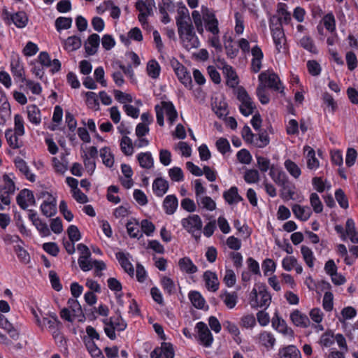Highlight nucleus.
Masks as SVG:
<instances>
[{
	"instance_id": "nucleus-38",
	"label": "nucleus",
	"mask_w": 358,
	"mask_h": 358,
	"mask_svg": "<svg viewBox=\"0 0 358 358\" xmlns=\"http://www.w3.org/2000/svg\"><path fill=\"white\" fill-rule=\"evenodd\" d=\"M100 157L103 164L108 168L113 167L115 163L114 155L109 147H103L99 150Z\"/></svg>"
},
{
	"instance_id": "nucleus-26",
	"label": "nucleus",
	"mask_w": 358,
	"mask_h": 358,
	"mask_svg": "<svg viewBox=\"0 0 358 358\" xmlns=\"http://www.w3.org/2000/svg\"><path fill=\"white\" fill-rule=\"evenodd\" d=\"M306 159V166L309 170L316 171L320 167V162L315 157V150L310 146L303 148Z\"/></svg>"
},
{
	"instance_id": "nucleus-16",
	"label": "nucleus",
	"mask_w": 358,
	"mask_h": 358,
	"mask_svg": "<svg viewBox=\"0 0 358 358\" xmlns=\"http://www.w3.org/2000/svg\"><path fill=\"white\" fill-rule=\"evenodd\" d=\"M174 349L171 343L163 342L160 347L156 348L150 354L151 358H173Z\"/></svg>"
},
{
	"instance_id": "nucleus-18",
	"label": "nucleus",
	"mask_w": 358,
	"mask_h": 358,
	"mask_svg": "<svg viewBox=\"0 0 358 358\" xmlns=\"http://www.w3.org/2000/svg\"><path fill=\"white\" fill-rule=\"evenodd\" d=\"M115 257L124 271L129 275H134V268L131 262V256L130 254L126 252L120 251L115 253Z\"/></svg>"
},
{
	"instance_id": "nucleus-13",
	"label": "nucleus",
	"mask_w": 358,
	"mask_h": 358,
	"mask_svg": "<svg viewBox=\"0 0 358 358\" xmlns=\"http://www.w3.org/2000/svg\"><path fill=\"white\" fill-rule=\"evenodd\" d=\"M196 329L200 343L206 348H210L214 339L207 325L203 322H199L196 324Z\"/></svg>"
},
{
	"instance_id": "nucleus-39",
	"label": "nucleus",
	"mask_w": 358,
	"mask_h": 358,
	"mask_svg": "<svg viewBox=\"0 0 358 358\" xmlns=\"http://www.w3.org/2000/svg\"><path fill=\"white\" fill-rule=\"evenodd\" d=\"M82 41L80 37L71 36L63 40V47L67 52H73L81 47Z\"/></svg>"
},
{
	"instance_id": "nucleus-40",
	"label": "nucleus",
	"mask_w": 358,
	"mask_h": 358,
	"mask_svg": "<svg viewBox=\"0 0 358 358\" xmlns=\"http://www.w3.org/2000/svg\"><path fill=\"white\" fill-rule=\"evenodd\" d=\"M136 159L141 167L146 169L153 167L154 159L150 152H140L136 155Z\"/></svg>"
},
{
	"instance_id": "nucleus-52",
	"label": "nucleus",
	"mask_w": 358,
	"mask_h": 358,
	"mask_svg": "<svg viewBox=\"0 0 358 358\" xmlns=\"http://www.w3.org/2000/svg\"><path fill=\"white\" fill-rule=\"evenodd\" d=\"M52 164L54 170L57 173H64L68 169V161L65 156H62L61 159L57 157H52Z\"/></svg>"
},
{
	"instance_id": "nucleus-61",
	"label": "nucleus",
	"mask_w": 358,
	"mask_h": 358,
	"mask_svg": "<svg viewBox=\"0 0 358 358\" xmlns=\"http://www.w3.org/2000/svg\"><path fill=\"white\" fill-rule=\"evenodd\" d=\"M341 316L338 318L341 322H344L345 320H352L357 315V310L352 306H348L343 308L341 312Z\"/></svg>"
},
{
	"instance_id": "nucleus-12",
	"label": "nucleus",
	"mask_w": 358,
	"mask_h": 358,
	"mask_svg": "<svg viewBox=\"0 0 358 358\" xmlns=\"http://www.w3.org/2000/svg\"><path fill=\"white\" fill-rule=\"evenodd\" d=\"M97 155V148L94 146H91L88 148L87 151H85L84 154L82 155L85 168L90 175H92L95 171V159L96 158Z\"/></svg>"
},
{
	"instance_id": "nucleus-46",
	"label": "nucleus",
	"mask_w": 358,
	"mask_h": 358,
	"mask_svg": "<svg viewBox=\"0 0 358 358\" xmlns=\"http://www.w3.org/2000/svg\"><path fill=\"white\" fill-rule=\"evenodd\" d=\"M14 127L12 131H15L17 135L23 136L25 134V122L24 117L19 113L15 114L13 117Z\"/></svg>"
},
{
	"instance_id": "nucleus-37",
	"label": "nucleus",
	"mask_w": 358,
	"mask_h": 358,
	"mask_svg": "<svg viewBox=\"0 0 358 358\" xmlns=\"http://www.w3.org/2000/svg\"><path fill=\"white\" fill-rule=\"evenodd\" d=\"M278 356L279 358H301L299 349L292 345L280 349Z\"/></svg>"
},
{
	"instance_id": "nucleus-20",
	"label": "nucleus",
	"mask_w": 358,
	"mask_h": 358,
	"mask_svg": "<svg viewBox=\"0 0 358 358\" xmlns=\"http://www.w3.org/2000/svg\"><path fill=\"white\" fill-rule=\"evenodd\" d=\"M203 280L207 289L210 292H215L220 288V281L217 275L211 271L204 272Z\"/></svg>"
},
{
	"instance_id": "nucleus-35",
	"label": "nucleus",
	"mask_w": 358,
	"mask_h": 358,
	"mask_svg": "<svg viewBox=\"0 0 358 358\" xmlns=\"http://www.w3.org/2000/svg\"><path fill=\"white\" fill-rule=\"evenodd\" d=\"M20 135H17L15 131H12V128L5 130V138L7 143L13 149H18L22 146V142L20 141Z\"/></svg>"
},
{
	"instance_id": "nucleus-42",
	"label": "nucleus",
	"mask_w": 358,
	"mask_h": 358,
	"mask_svg": "<svg viewBox=\"0 0 358 358\" xmlns=\"http://www.w3.org/2000/svg\"><path fill=\"white\" fill-rule=\"evenodd\" d=\"M206 29L210 34H220L219 22L214 14H208L204 17Z\"/></svg>"
},
{
	"instance_id": "nucleus-53",
	"label": "nucleus",
	"mask_w": 358,
	"mask_h": 358,
	"mask_svg": "<svg viewBox=\"0 0 358 358\" xmlns=\"http://www.w3.org/2000/svg\"><path fill=\"white\" fill-rule=\"evenodd\" d=\"M188 296L191 303L195 308L198 309L204 308L206 304L205 299L199 292L192 291L189 293Z\"/></svg>"
},
{
	"instance_id": "nucleus-28",
	"label": "nucleus",
	"mask_w": 358,
	"mask_h": 358,
	"mask_svg": "<svg viewBox=\"0 0 358 358\" xmlns=\"http://www.w3.org/2000/svg\"><path fill=\"white\" fill-rule=\"evenodd\" d=\"M292 210L295 217L303 222L307 221L312 215L311 209L306 206L294 204Z\"/></svg>"
},
{
	"instance_id": "nucleus-7",
	"label": "nucleus",
	"mask_w": 358,
	"mask_h": 358,
	"mask_svg": "<svg viewBox=\"0 0 358 358\" xmlns=\"http://www.w3.org/2000/svg\"><path fill=\"white\" fill-rule=\"evenodd\" d=\"M104 331L111 340L116 338L115 331H122L127 328V323L120 315H115L103 320Z\"/></svg>"
},
{
	"instance_id": "nucleus-8",
	"label": "nucleus",
	"mask_w": 358,
	"mask_h": 358,
	"mask_svg": "<svg viewBox=\"0 0 358 358\" xmlns=\"http://www.w3.org/2000/svg\"><path fill=\"white\" fill-rule=\"evenodd\" d=\"M182 227L189 233L192 234L195 238L201 236L202 229V221L198 215H191L181 220Z\"/></svg>"
},
{
	"instance_id": "nucleus-58",
	"label": "nucleus",
	"mask_w": 358,
	"mask_h": 358,
	"mask_svg": "<svg viewBox=\"0 0 358 358\" xmlns=\"http://www.w3.org/2000/svg\"><path fill=\"white\" fill-rule=\"evenodd\" d=\"M160 282L164 292L169 294H171L176 292V284L171 278L167 276H162L161 278Z\"/></svg>"
},
{
	"instance_id": "nucleus-34",
	"label": "nucleus",
	"mask_w": 358,
	"mask_h": 358,
	"mask_svg": "<svg viewBox=\"0 0 358 358\" xmlns=\"http://www.w3.org/2000/svg\"><path fill=\"white\" fill-rule=\"evenodd\" d=\"M223 73L227 78V83L231 87H235L238 84V78L234 69L229 65L225 64L223 68Z\"/></svg>"
},
{
	"instance_id": "nucleus-49",
	"label": "nucleus",
	"mask_w": 358,
	"mask_h": 358,
	"mask_svg": "<svg viewBox=\"0 0 358 358\" xmlns=\"http://www.w3.org/2000/svg\"><path fill=\"white\" fill-rule=\"evenodd\" d=\"M120 146L121 151L126 156H131L134 152V145L131 139L127 136H124L121 138Z\"/></svg>"
},
{
	"instance_id": "nucleus-4",
	"label": "nucleus",
	"mask_w": 358,
	"mask_h": 358,
	"mask_svg": "<svg viewBox=\"0 0 358 358\" xmlns=\"http://www.w3.org/2000/svg\"><path fill=\"white\" fill-rule=\"evenodd\" d=\"M269 28L271 30L272 39L275 45V50L278 52H284L286 50V37L281 26V23L272 16L269 20Z\"/></svg>"
},
{
	"instance_id": "nucleus-23",
	"label": "nucleus",
	"mask_w": 358,
	"mask_h": 358,
	"mask_svg": "<svg viewBox=\"0 0 358 358\" xmlns=\"http://www.w3.org/2000/svg\"><path fill=\"white\" fill-rule=\"evenodd\" d=\"M96 10L99 14H102L106 10H109L110 15L113 19H118L121 13L120 8L115 6L113 1L110 0L103 1L97 7Z\"/></svg>"
},
{
	"instance_id": "nucleus-51",
	"label": "nucleus",
	"mask_w": 358,
	"mask_h": 358,
	"mask_svg": "<svg viewBox=\"0 0 358 358\" xmlns=\"http://www.w3.org/2000/svg\"><path fill=\"white\" fill-rule=\"evenodd\" d=\"M146 71L148 75L152 79L159 78L161 72V67L159 63L155 60H150L147 64Z\"/></svg>"
},
{
	"instance_id": "nucleus-43",
	"label": "nucleus",
	"mask_w": 358,
	"mask_h": 358,
	"mask_svg": "<svg viewBox=\"0 0 358 358\" xmlns=\"http://www.w3.org/2000/svg\"><path fill=\"white\" fill-rule=\"evenodd\" d=\"M126 227L127 233L131 238L139 239L143 236V233L139 229L140 224L136 220L133 219L129 220L127 223Z\"/></svg>"
},
{
	"instance_id": "nucleus-56",
	"label": "nucleus",
	"mask_w": 358,
	"mask_h": 358,
	"mask_svg": "<svg viewBox=\"0 0 358 358\" xmlns=\"http://www.w3.org/2000/svg\"><path fill=\"white\" fill-rule=\"evenodd\" d=\"M21 82L24 84L26 89L30 90L33 94L39 95L42 92V87L39 83L26 78L22 79Z\"/></svg>"
},
{
	"instance_id": "nucleus-32",
	"label": "nucleus",
	"mask_w": 358,
	"mask_h": 358,
	"mask_svg": "<svg viewBox=\"0 0 358 358\" xmlns=\"http://www.w3.org/2000/svg\"><path fill=\"white\" fill-rule=\"evenodd\" d=\"M27 118L30 123L38 126L41 122L40 109L36 105H29L27 107Z\"/></svg>"
},
{
	"instance_id": "nucleus-62",
	"label": "nucleus",
	"mask_w": 358,
	"mask_h": 358,
	"mask_svg": "<svg viewBox=\"0 0 358 358\" xmlns=\"http://www.w3.org/2000/svg\"><path fill=\"white\" fill-rule=\"evenodd\" d=\"M141 229V232L145 234L147 236H152L155 231L154 224L150 220L145 219L141 220L139 223Z\"/></svg>"
},
{
	"instance_id": "nucleus-63",
	"label": "nucleus",
	"mask_w": 358,
	"mask_h": 358,
	"mask_svg": "<svg viewBox=\"0 0 358 358\" xmlns=\"http://www.w3.org/2000/svg\"><path fill=\"white\" fill-rule=\"evenodd\" d=\"M256 159L257 165L259 169L263 173H265L267 171H268L273 165L271 164V160L268 157L260 155H256Z\"/></svg>"
},
{
	"instance_id": "nucleus-57",
	"label": "nucleus",
	"mask_w": 358,
	"mask_h": 358,
	"mask_svg": "<svg viewBox=\"0 0 358 358\" xmlns=\"http://www.w3.org/2000/svg\"><path fill=\"white\" fill-rule=\"evenodd\" d=\"M322 22L325 29L330 33H333L336 31V20L331 13L325 15L323 17Z\"/></svg>"
},
{
	"instance_id": "nucleus-6",
	"label": "nucleus",
	"mask_w": 358,
	"mask_h": 358,
	"mask_svg": "<svg viewBox=\"0 0 358 358\" xmlns=\"http://www.w3.org/2000/svg\"><path fill=\"white\" fill-rule=\"evenodd\" d=\"M32 314L34 315L36 324L42 330L48 329L51 332L57 327H62L61 322L54 313L38 315L35 310H32Z\"/></svg>"
},
{
	"instance_id": "nucleus-24",
	"label": "nucleus",
	"mask_w": 358,
	"mask_h": 358,
	"mask_svg": "<svg viewBox=\"0 0 358 358\" xmlns=\"http://www.w3.org/2000/svg\"><path fill=\"white\" fill-rule=\"evenodd\" d=\"M223 198L225 202L231 206L237 205L243 200V197L238 194V189L236 187H231L229 189L223 192Z\"/></svg>"
},
{
	"instance_id": "nucleus-59",
	"label": "nucleus",
	"mask_w": 358,
	"mask_h": 358,
	"mask_svg": "<svg viewBox=\"0 0 358 358\" xmlns=\"http://www.w3.org/2000/svg\"><path fill=\"white\" fill-rule=\"evenodd\" d=\"M72 18L66 17H59L55 20V27L57 31L64 29H68L71 27Z\"/></svg>"
},
{
	"instance_id": "nucleus-45",
	"label": "nucleus",
	"mask_w": 358,
	"mask_h": 358,
	"mask_svg": "<svg viewBox=\"0 0 358 358\" xmlns=\"http://www.w3.org/2000/svg\"><path fill=\"white\" fill-rule=\"evenodd\" d=\"M345 234L346 237H349L352 243H358V235L356 231L355 223L351 218L348 219L346 221Z\"/></svg>"
},
{
	"instance_id": "nucleus-22",
	"label": "nucleus",
	"mask_w": 358,
	"mask_h": 358,
	"mask_svg": "<svg viewBox=\"0 0 358 358\" xmlns=\"http://www.w3.org/2000/svg\"><path fill=\"white\" fill-rule=\"evenodd\" d=\"M287 8L288 7L285 3H279L277 6V15L274 16L275 17V19L278 20L280 23H281V26H282V24H292L291 13L288 11Z\"/></svg>"
},
{
	"instance_id": "nucleus-29",
	"label": "nucleus",
	"mask_w": 358,
	"mask_h": 358,
	"mask_svg": "<svg viewBox=\"0 0 358 358\" xmlns=\"http://www.w3.org/2000/svg\"><path fill=\"white\" fill-rule=\"evenodd\" d=\"M136 8L139 11L138 19L142 25L147 23V17L151 15L152 8L142 0L138 1L136 3Z\"/></svg>"
},
{
	"instance_id": "nucleus-3",
	"label": "nucleus",
	"mask_w": 358,
	"mask_h": 358,
	"mask_svg": "<svg viewBox=\"0 0 358 358\" xmlns=\"http://www.w3.org/2000/svg\"><path fill=\"white\" fill-rule=\"evenodd\" d=\"M155 109L157 122L162 127L164 125V115L171 125L173 124L178 118L177 110L171 101H162L155 106Z\"/></svg>"
},
{
	"instance_id": "nucleus-5",
	"label": "nucleus",
	"mask_w": 358,
	"mask_h": 358,
	"mask_svg": "<svg viewBox=\"0 0 358 358\" xmlns=\"http://www.w3.org/2000/svg\"><path fill=\"white\" fill-rule=\"evenodd\" d=\"M14 178L15 176L12 173L3 176V184L0 185V210H3L5 206L10 203V196L15 191Z\"/></svg>"
},
{
	"instance_id": "nucleus-21",
	"label": "nucleus",
	"mask_w": 358,
	"mask_h": 358,
	"mask_svg": "<svg viewBox=\"0 0 358 358\" xmlns=\"http://www.w3.org/2000/svg\"><path fill=\"white\" fill-rule=\"evenodd\" d=\"M34 196L31 191L24 189L17 196V203L22 209H27L29 206L34 204Z\"/></svg>"
},
{
	"instance_id": "nucleus-1",
	"label": "nucleus",
	"mask_w": 358,
	"mask_h": 358,
	"mask_svg": "<svg viewBox=\"0 0 358 358\" xmlns=\"http://www.w3.org/2000/svg\"><path fill=\"white\" fill-rule=\"evenodd\" d=\"M178 35L182 46L187 50L197 48L200 42L194 31L193 26L191 24L188 10L182 7L178 12L176 17Z\"/></svg>"
},
{
	"instance_id": "nucleus-54",
	"label": "nucleus",
	"mask_w": 358,
	"mask_h": 358,
	"mask_svg": "<svg viewBox=\"0 0 358 358\" xmlns=\"http://www.w3.org/2000/svg\"><path fill=\"white\" fill-rule=\"evenodd\" d=\"M11 20L18 28L26 27L28 22V17L23 11H20L11 15Z\"/></svg>"
},
{
	"instance_id": "nucleus-25",
	"label": "nucleus",
	"mask_w": 358,
	"mask_h": 358,
	"mask_svg": "<svg viewBox=\"0 0 358 358\" xmlns=\"http://www.w3.org/2000/svg\"><path fill=\"white\" fill-rule=\"evenodd\" d=\"M273 328L280 334L284 335H291L292 330L287 325L286 322L281 318L278 313H275L272 318Z\"/></svg>"
},
{
	"instance_id": "nucleus-47",
	"label": "nucleus",
	"mask_w": 358,
	"mask_h": 358,
	"mask_svg": "<svg viewBox=\"0 0 358 358\" xmlns=\"http://www.w3.org/2000/svg\"><path fill=\"white\" fill-rule=\"evenodd\" d=\"M224 305L229 309L234 308L238 302V294L236 292H224L220 295Z\"/></svg>"
},
{
	"instance_id": "nucleus-9",
	"label": "nucleus",
	"mask_w": 358,
	"mask_h": 358,
	"mask_svg": "<svg viewBox=\"0 0 358 358\" xmlns=\"http://www.w3.org/2000/svg\"><path fill=\"white\" fill-rule=\"evenodd\" d=\"M237 98L241 102L239 106L240 112L244 116H249L251 115L255 108V105L245 89H238Z\"/></svg>"
},
{
	"instance_id": "nucleus-27",
	"label": "nucleus",
	"mask_w": 358,
	"mask_h": 358,
	"mask_svg": "<svg viewBox=\"0 0 358 358\" xmlns=\"http://www.w3.org/2000/svg\"><path fill=\"white\" fill-rule=\"evenodd\" d=\"M290 319L292 323L299 327L306 328L310 325L308 317L299 310H295L290 314Z\"/></svg>"
},
{
	"instance_id": "nucleus-14",
	"label": "nucleus",
	"mask_w": 358,
	"mask_h": 358,
	"mask_svg": "<svg viewBox=\"0 0 358 358\" xmlns=\"http://www.w3.org/2000/svg\"><path fill=\"white\" fill-rule=\"evenodd\" d=\"M254 340L258 345L264 347L267 350L273 349L276 343L274 335L268 331H262Z\"/></svg>"
},
{
	"instance_id": "nucleus-64",
	"label": "nucleus",
	"mask_w": 358,
	"mask_h": 358,
	"mask_svg": "<svg viewBox=\"0 0 358 358\" xmlns=\"http://www.w3.org/2000/svg\"><path fill=\"white\" fill-rule=\"evenodd\" d=\"M86 103L87 106L95 110L99 109V103L96 93L93 92H87L85 93Z\"/></svg>"
},
{
	"instance_id": "nucleus-31",
	"label": "nucleus",
	"mask_w": 358,
	"mask_h": 358,
	"mask_svg": "<svg viewBox=\"0 0 358 358\" xmlns=\"http://www.w3.org/2000/svg\"><path fill=\"white\" fill-rule=\"evenodd\" d=\"M178 266L181 272L187 274H194L197 272L198 268L189 257H185L179 259Z\"/></svg>"
},
{
	"instance_id": "nucleus-30",
	"label": "nucleus",
	"mask_w": 358,
	"mask_h": 358,
	"mask_svg": "<svg viewBox=\"0 0 358 358\" xmlns=\"http://www.w3.org/2000/svg\"><path fill=\"white\" fill-rule=\"evenodd\" d=\"M100 44L99 36L96 34H91L85 43V49L87 55H93L98 50Z\"/></svg>"
},
{
	"instance_id": "nucleus-10",
	"label": "nucleus",
	"mask_w": 358,
	"mask_h": 358,
	"mask_svg": "<svg viewBox=\"0 0 358 358\" xmlns=\"http://www.w3.org/2000/svg\"><path fill=\"white\" fill-rule=\"evenodd\" d=\"M171 66L179 81L185 87L191 89L192 87V77L187 69L178 60L171 61Z\"/></svg>"
},
{
	"instance_id": "nucleus-36",
	"label": "nucleus",
	"mask_w": 358,
	"mask_h": 358,
	"mask_svg": "<svg viewBox=\"0 0 358 358\" xmlns=\"http://www.w3.org/2000/svg\"><path fill=\"white\" fill-rule=\"evenodd\" d=\"M285 169L288 173L295 180H298L301 176L302 171L299 166L290 159L284 162Z\"/></svg>"
},
{
	"instance_id": "nucleus-19",
	"label": "nucleus",
	"mask_w": 358,
	"mask_h": 358,
	"mask_svg": "<svg viewBox=\"0 0 358 358\" xmlns=\"http://www.w3.org/2000/svg\"><path fill=\"white\" fill-rule=\"evenodd\" d=\"M10 71L13 76L20 81L25 78L24 64L18 55L12 57L10 60Z\"/></svg>"
},
{
	"instance_id": "nucleus-2",
	"label": "nucleus",
	"mask_w": 358,
	"mask_h": 358,
	"mask_svg": "<svg viewBox=\"0 0 358 358\" xmlns=\"http://www.w3.org/2000/svg\"><path fill=\"white\" fill-rule=\"evenodd\" d=\"M271 301L272 296L266 285L263 282L255 283L248 295V304L250 308L266 310Z\"/></svg>"
},
{
	"instance_id": "nucleus-33",
	"label": "nucleus",
	"mask_w": 358,
	"mask_h": 358,
	"mask_svg": "<svg viewBox=\"0 0 358 358\" xmlns=\"http://www.w3.org/2000/svg\"><path fill=\"white\" fill-rule=\"evenodd\" d=\"M178 201L175 195L170 194L165 197L163 202V208L166 214H173L178 208Z\"/></svg>"
},
{
	"instance_id": "nucleus-11",
	"label": "nucleus",
	"mask_w": 358,
	"mask_h": 358,
	"mask_svg": "<svg viewBox=\"0 0 358 358\" xmlns=\"http://www.w3.org/2000/svg\"><path fill=\"white\" fill-rule=\"evenodd\" d=\"M259 80L262 83L275 91L283 92V87L280 80L278 75L274 73L269 71L262 72L259 76Z\"/></svg>"
},
{
	"instance_id": "nucleus-50",
	"label": "nucleus",
	"mask_w": 358,
	"mask_h": 358,
	"mask_svg": "<svg viewBox=\"0 0 358 358\" xmlns=\"http://www.w3.org/2000/svg\"><path fill=\"white\" fill-rule=\"evenodd\" d=\"M301 252L306 265L309 268H313L316 259L312 250L306 245H302Z\"/></svg>"
},
{
	"instance_id": "nucleus-48",
	"label": "nucleus",
	"mask_w": 358,
	"mask_h": 358,
	"mask_svg": "<svg viewBox=\"0 0 358 358\" xmlns=\"http://www.w3.org/2000/svg\"><path fill=\"white\" fill-rule=\"evenodd\" d=\"M196 203L199 207L201 209L207 211H213L216 208L215 201L208 196H203L201 198H198Z\"/></svg>"
},
{
	"instance_id": "nucleus-15",
	"label": "nucleus",
	"mask_w": 358,
	"mask_h": 358,
	"mask_svg": "<svg viewBox=\"0 0 358 358\" xmlns=\"http://www.w3.org/2000/svg\"><path fill=\"white\" fill-rule=\"evenodd\" d=\"M41 213L47 217L54 216L57 213V201L51 194L47 193L45 199L40 206Z\"/></svg>"
},
{
	"instance_id": "nucleus-60",
	"label": "nucleus",
	"mask_w": 358,
	"mask_h": 358,
	"mask_svg": "<svg viewBox=\"0 0 358 358\" xmlns=\"http://www.w3.org/2000/svg\"><path fill=\"white\" fill-rule=\"evenodd\" d=\"M113 94L116 101L122 104H127V103H131L133 101V97L131 94L123 92L118 90H113Z\"/></svg>"
},
{
	"instance_id": "nucleus-55",
	"label": "nucleus",
	"mask_w": 358,
	"mask_h": 358,
	"mask_svg": "<svg viewBox=\"0 0 358 358\" xmlns=\"http://www.w3.org/2000/svg\"><path fill=\"white\" fill-rule=\"evenodd\" d=\"M298 43L301 47L303 48L305 50L311 53L317 54L318 52L317 49L313 43V41L308 36H303L299 40Z\"/></svg>"
},
{
	"instance_id": "nucleus-44",
	"label": "nucleus",
	"mask_w": 358,
	"mask_h": 358,
	"mask_svg": "<svg viewBox=\"0 0 358 358\" xmlns=\"http://www.w3.org/2000/svg\"><path fill=\"white\" fill-rule=\"evenodd\" d=\"M169 189V184L166 180L159 178L155 180L152 184V189L157 196H162Z\"/></svg>"
},
{
	"instance_id": "nucleus-17",
	"label": "nucleus",
	"mask_w": 358,
	"mask_h": 358,
	"mask_svg": "<svg viewBox=\"0 0 358 358\" xmlns=\"http://www.w3.org/2000/svg\"><path fill=\"white\" fill-rule=\"evenodd\" d=\"M251 63L250 69L253 73H258L262 67V62L264 59V53L261 48L256 45L251 49Z\"/></svg>"
},
{
	"instance_id": "nucleus-41",
	"label": "nucleus",
	"mask_w": 358,
	"mask_h": 358,
	"mask_svg": "<svg viewBox=\"0 0 358 358\" xmlns=\"http://www.w3.org/2000/svg\"><path fill=\"white\" fill-rule=\"evenodd\" d=\"M224 328L232 336L234 341L238 344H241L242 339L240 336L241 332L238 326L229 320L223 322Z\"/></svg>"
}]
</instances>
